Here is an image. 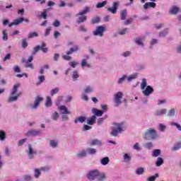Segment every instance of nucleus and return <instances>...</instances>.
Returning <instances> with one entry per match:
<instances>
[{
  "instance_id": "33",
  "label": "nucleus",
  "mask_w": 181,
  "mask_h": 181,
  "mask_svg": "<svg viewBox=\"0 0 181 181\" xmlns=\"http://www.w3.org/2000/svg\"><path fill=\"white\" fill-rule=\"evenodd\" d=\"M24 21H25V18L23 17L17 18L14 20V25H20V23H22V22H24Z\"/></svg>"
},
{
  "instance_id": "20",
  "label": "nucleus",
  "mask_w": 181,
  "mask_h": 181,
  "mask_svg": "<svg viewBox=\"0 0 181 181\" xmlns=\"http://www.w3.org/2000/svg\"><path fill=\"white\" fill-rule=\"evenodd\" d=\"M178 12H179V8H177L176 6L171 8L169 11V13L171 15H176V14H177Z\"/></svg>"
},
{
  "instance_id": "57",
  "label": "nucleus",
  "mask_w": 181,
  "mask_h": 181,
  "mask_svg": "<svg viewBox=\"0 0 181 181\" xmlns=\"http://www.w3.org/2000/svg\"><path fill=\"white\" fill-rule=\"evenodd\" d=\"M35 177H36V179H37V177H39L40 176V170H39V169H35Z\"/></svg>"
},
{
  "instance_id": "30",
  "label": "nucleus",
  "mask_w": 181,
  "mask_h": 181,
  "mask_svg": "<svg viewBox=\"0 0 181 181\" xmlns=\"http://www.w3.org/2000/svg\"><path fill=\"white\" fill-rule=\"evenodd\" d=\"M90 145V146H94V145H101V141L98 139L92 140Z\"/></svg>"
},
{
  "instance_id": "4",
  "label": "nucleus",
  "mask_w": 181,
  "mask_h": 181,
  "mask_svg": "<svg viewBox=\"0 0 181 181\" xmlns=\"http://www.w3.org/2000/svg\"><path fill=\"white\" fill-rule=\"evenodd\" d=\"M88 12H90V7L86 6L82 11L76 14V16H80L76 21L77 23H83V22H86V21H87V17L84 15L88 13Z\"/></svg>"
},
{
  "instance_id": "23",
  "label": "nucleus",
  "mask_w": 181,
  "mask_h": 181,
  "mask_svg": "<svg viewBox=\"0 0 181 181\" xmlns=\"http://www.w3.org/2000/svg\"><path fill=\"white\" fill-rule=\"evenodd\" d=\"M168 112V110L166 109H162L160 110H157L156 115H158V117H160V115H165Z\"/></svg>"
},
{
  "instance_id": "44",
  "label": "nucleus",
  "mask_w": 181,
  "mask_h": 181,
  "mask_svg": "<svg viewBox=\"0 0 181 181\" xmlns=\"http://www.w3.org/2000/svg\"><path fill=\"white\" fill-rule=\"evenodd\" d=\"M86 156H87V153L84 150H83L81 152L77 154V156L78 158H84Z\"/></svg>"
},
{
  "instance_id": "6",
  "label": "nucleus",
  "mask_w": 181,
  "mask_h": 181,
  "mask_svg": "<svg viewBox=\"0 0 181 181\" xmlns=\"http://www.w3.org/2000/svg\"><path fill=\"white\" fill-rule=\"evenodd\" d=\"M115 127H112V132H111V135L112 136H117L118 134L122 132V124H118L115 123Z\"/></svg>"
},
{
  "instance_id": "42",
  "label": "nucleus",
  "mask_w": 181,
  "mask_h": 181,
  "mask_svg": "<svg viewBox=\"0 0 181 181\" xmlns=\"http://www.w3.org/2000/svg\"><path fill=\"white\" fill-rule=\"evenodd\" d=\"M59 91H60V89L59 88H55L54 89H52L51 90L52 97H53V95H54L55 94H57V93H59Z\"/></svg>"
},
{
  "instance_id": "19",
  "label": "nucleus",
  "mask_w": 181,
  "mask_h": 181,
  "mask_svg": "<svg viewBox=\"0 0 181 181\" xmlns=\"http://www.w3.org/2000/svg\"><path fill=\"white\" fill-rule=\"evenodd\" d=\"M87 119L84 116H81L76 119H75L74 122L75 124H77V122H81V124H83V122H86V120Z\"/></svg>"
},
{
  "instance_id": "29",
  "label": "nucleus",
  "mask_w": 181,
  "mask_h": 181,
  "mask_svg": "<svg viewBox=\"0 0 181 181\" xmlns=\"http://www.w3.org/2000/svg\"><path fill=\"white\" fill-rule=\"evenodd\" d=\"M81 66H82V67H88V68L91 67V65L90 64L87 63L86 59H82Z\"/></svg>"
},
{
  "instance_id": "10",
  "label": "nucleus",
  "mask_w": 181,
  "mask_h": 181,
  "mask_svg": "<svg viewBox=\"0 0 181 181\" xmlns=\"http://www.w3.org/2000/svg\"><path fill=\"white\" fill-rule=\"evenodd\" d=\"M41 101H43V98H41L40 96H37L35 99L34 105L32 106V108L33 110H35V108H37Z\"/></svg>"
},
{
  "instance_id": "46",
  "label": "nucleus",
  "mask_w": 181,
  "mask_h": 181,
  "mask_svg": "<svg viewBox=\"0 0 181 181\" xmlns=\"http://www.w3.org/2000/svg\"><path fill=\"white\" fill-rule=\"evenodd\" d=\"M100 22L99 17H95L91 19L92 25H95V23H98Z\"/></svg>"
},
{
  "instance_id": "62",
  "label": "nucleus",
  "mask_w": 181,
  "mask_h": 181,
  "mask_svg": "<svg viewBox=\"0 0 181 181\" xmlns=\"http://www.w3.org/2000/svg\"><path fill=\"white\" fill-rule=\"evenodd\" d=\"M25 181H30L32 180V177L30 175H24Z\"/></svg>"
},
{
  "instance_id": "12",
  "label": "nucleus",
  "mask_w": 181,
  "mask_h": 181,
  "mask_svg": "<svg viewBox=\"0 0 181 181\" xmlns=\"http://www.w3.org/2000/svg\"><path fill=\"white\" fill-rule=\"evenodd\" d=\"M37 135H40L39 130H30L26 133V136H37Z\"/></svg>"
},
{
  "instance_id": "54",
  "label": "nucleus",
  "mask_w": 181,
  "mask_h": 181,
  "mask_svg": "<svg viewBox=\"0 0 181 181\" xmlns=\"http://www.w3.org/2000/svg\"><path fill=\"white\" fill-rule=\"evenodd\" d=\"M47 9H45L44 12L42 13L41 16L43 18V19H47Z\"/></svg>"
},
{
  "instance_id": "59",
  "label": "nucleus",
  "mask_w": 181,
  "mask_h": 181,
  "mask_svg": "<svg viewBox=\"0 0 181 181\" xmlns=\"http://www.w3.org/2000/svg\"><path fill=\"white\" fill-rule=\"evenodd\" d=\"M167 34H168V30H165L163 32L160 33L159 36L160 37H163Z\"/></svg>"
},
{
  "instance_id": "36",
  "label": "nucleus",
  "mask_w": 181,
  "mask_h": 181,
  "mask_svg": "<svg viewBox=\"0 0 181 181\" xmlns=\"http://www.w3.org/2000/svg\"><path fill=\"white\" fill-rule=\"evenodd\" d=\"M156 177H159V174L158 173H156L155 175L149 177L147 179V180L148 181H155V180H156Z\"/></svg>"
},
{
  "instance_id": "50",
  "label": "nucleus",
  "mask_w": 181,
  "mask_h": 181,
  "mask_svg": "<svg viewBox=\"0 0 181 181\" xmlns=\"http://www.w3.org/2000/svg\"><path fill=\"white\" fill-rule=\"evenodd\" d=\"M170 125L176 127V128H177L178 131H181V126H180V124H177L176 122H171Z\"/></svg>"
},
{
  "instance_id": "58",
  "label": "nucleus",
  "mask_w": 181,
  "mask_h": 181,
  "mask_svg": "<svg viewBox=\"0 0 181 181\" xmlns=\"http://www.w3.org/2000/svg\"><path fill=\"white\" fill-rule=\"evenodd\" d=\"M3 40H8V34L5 30H3Z\"/></svg>"
},
{
  "instance_id": "3",
  "label": "nucleus",
  "mask_w": 181,
  "mask_h": 181,
  "mask_svg": "<svg viewBox=\"0 0 181 181\" xmlns=\"http://www.w3.org/2000/svg\"><path fill=\"white\" fill-rule=\"evenodd\" d=\"M21 87V83L15 84L13 86V90L11 91L10 95L11 97L8 98V103H13V101H17L18 98L21 95V93H18V88Z\"/></svg>"
},
{
  "instance_id": "9",
  "label": "nucleus",
  "mask_w": 181,
  "mask_h": 181,
  "mask_svg": "<svg viewBox=\"0 0 181 181\" xmlns=\"http://www.w3.org/2000/svg\"><path fill=\"white\" fill-rule=\"evenodd\" d=\"M119 5V2L115 1L112 4V7L107 8L108 12L111 13L115 14L117 13V11H118V6Z\"/></svg>"
},
{
  "instance_id": "51",
  "label": "nucleus",
  "mask_w": 181,
  "mask_h": 181,
  "mask_svg": "<svg viewBox=\"0 0 181 181\" xmlns=\"http://www.w3.org/2000/svg\"><path fill=\"white\" fill-rule=\"evenodd\" d=\"M27 47H28V42H26V39H23L22 40V48L26 49Z\"/></svg>"
},
{
  "instance_id": "14",
  "label": "nucleus",
  "mask_w": 181,
  "mask_h": 181,
  "mask_svg": "<svg viewBox=\"0 0 181 181\" xmlns=\"http://www.w3.org/2000/svg\"><path fill=\"white\" fill-rule=\"evenodd\" d=\"M59 110L61 112L62 114H66V115H70V114H71V112L69 111V109H67V107L64 105L59 106Z\"/></svg>"
},
{
  "instance_id": "32",
  "label": "nucleus",
  "mask_w": 181,
  "mask_h": 181,
  "mask_svg": "<svg viewBox=\"0 0 181 181\" xmlns=\"http://www.w3.org/2000/svg\"><path fill=\"white\" fill-rule=\"evenodd\" d=\"M156 166H162V165H163V159L160 157H158L156 161Z\"/></svg>"
},
{
  "instance_id": "5",
  "label": "nucleus",
  "mask_w": 181,
  "mask_h": 181,
  "mask_svg": "<svg viewBox=\"0 0 181 181\" xmlns=\"http://www.w3.org/2000/svg\"><path fill=\"white\" fill-rule=\"evenodd\" d=\"M78 50V46L75 45L74 47L70 48L68 52H66V55H62V59H64V60H66L67 62H70V60H71L72 59L70 54H72V53H74Z\"/></svg>"
},
{
  "instance_id": "39",
  "label": "nucleus",
  "mask_w": 181,
  "mask_h": 181,
  "mask_svg": "<svg viewBox=\"0 0 181 181\" xmlns=\"http://www.w3.org/2000/svg\"><path fill=\"white\" fill-rule=\"evenodd\" d=\"M160 155V150L159 149H156L153 151V156L154 158H158V156Z\"/></svg>"
},
{
  "instance_id": "31",
  "label": "nucleus",
  "mask_w": 181,
  "mask_h": 181,
  "mask_svg": "<svg viewBox=\"0 0 181 181\" xmlns=\"http://www.w3.org/2000/svg\"><path fill=\"white\" fill-rule=\"evenodd\" d=\"M52 98H50V96L47 97L46 103H45V106L46 107H52Z\"/></svg>"
},
{
  "instance_id": "28",
  "label": "nucleus",
  "mask_w": 181,
  "mask_h": 181,
  "mask_svg": "<svg viewBox=\"0 0 181 181\" xmlns=\"http://www.w3.org/2000/svg\"><path fill=\"white\" fill-rule=\"evenodd\" d=\"M145 38H136L135 40V43L136 45H138V46H142L144 47V42H142V41L144 40Z\"/></svg>"
},
{
  "instance_id": "43",
  "label": "nucleus",
  "mask_w": 181,
  "mask_h": 181,
  "mask_svg": "<svg viewBox=\"0 0 181 181\" xmlns=\"http://www.w3.org/2000/svg\"><path fill=\"white\" fill-rule=\"evenodd\" d=\"M39 35L36 32L31 33L28 35V39H32L33 37H37Z\"/></svg>"
},
{
  "instance_id": "17",
  "label": "nucleus",
  "mask_w": 181,
  "mask_h": 181,
  "mask_svg": "<svg viewBox=\"0 0 181 181\" xmlns=\"http://www.w3.org/2000/svg\"><path fill=\"white\" fill-rule=\"evenodd\" d=\"M167 115L168 117H176L177 115V110L172 108L168 111Z\"/></svg>"
},
{
  "instance_id": "47",
  "label": "nucleus",
  "mask_w": 181,
  "mask_h": 181,
  "mask_svg": "<svg viewBox=\"0 0 181 181\" xmlns=\"http://www.w3.org/2000/svg\"><path fill=\"white\" fill-rule=\"evenodd\" d=\"M84 92L86 94H90V93H93V88H91L90 86H87Z\"/></svg>"
},
{
  "instance_id": "26",
  "label": "nucleus",
  "mask_w": 181,
  "mask_h": 181,
  "mask_svg": "<svg viewBox=\"0 0 181 181\" xmlns=\"http://www.w3.org/2000/svg\"><path fill=\"white\" fill-rule=\"evenodd\" d=\"M86 152H88L89 155H95L97 153V150L95 148H88Z\"/></svg>"
},
{
  "instance_id": "34",
  "label": "nucleus",
  "mask_w": 181,
  "mask_h": 181,
  "mask_svg": "<svg viewBox=\"0 0 181 181\" xmlns=\"http://www.w3.org/2000/svg\"><path fill=\"white\" fill-rule=\"evenodd\" d=\"M107 5V1H103V2H99L96 4V8H104Z\"/></svg>"
},
{
  "instance_id": "61",
  "label": "nucleus",
  "mask_w": 181,
  "mask_h": 181,
  "mask_svg": "<svg viewBox=\"0 0 181 181\" xmlns=\"http://www.w3.org/2000/svg\"><path fill=\"white\" fill-rule=\"evenodd\" d=\"M71 67H73V69H76V66H77L78 64L76 62H72L69 63Z\"/></svg>"
},
{
  "instance_id": "38",
  "label": "nucleus",
  "mask_w": 181,
  "mask_h": 181,
  "mask_svg": "<svg viewBox=\"0 0 181 181\" xmlns=\"http://www.w3.org/2000/svg\"><path fill=\"white\" fill-rule=\"evenodd\" d=\"M144 172H145V169L144 168H139L136 170V175H144Z\"/></svg>"
},
{
  "instance_id": "16",
  "label": "nucleus",
  "mask_w": 181,
  "mask_h": 181,
  "mask_svg": "<svg viewBox=\"0 0 181 181\" xmlns=\"http://www.w3.org/2000/svg\"><path fill=\"white\" fill-rule=\"evenodd\" d=\"M143 8L144 9H148V8H156V3L155 2H147L144 4Z\"/></svg>"
},
{
  "instance_id": "13",
  "label": "nucleus",
  "mask_w": 181,
  "mask_h": 181,
  "mask_svg": "<svg viewBox=\"0 0 181 181\" xmlns=\"http://www.w3.org/2000/svg\"><path fill=\"white\" fill-rule=\"evenodd\" d=\"M153 93V88L151 86H148L144 90H143V94L146 96L149 95Z\"/></svg>"
},
{
  "instance_id": "49",
  "label": "nucleus",
  "mask_w": 181,
  "mask_h": 181,
  "mask_svg": "<svg viewBox=\"0 0 181 181\" xmlns=\"http://www.w3.org/2000/svg\"><path fill=\"white\" fill-rule=\"evenodd\" d=\"M52 119L54 121H57V119H59V113H57V112H55L52 117Z\"/></svg>"
},
{
  "instance_id": "64",
  "label": "nucleus",
  "mask_w": 181,
  "mask_h": 181,
  "mask_svg": "<svg viewBox=\"0 0 181 181\" xmlns=\"http://www.w3.org/2000/svg\"><path fill=\"white\" fill-rule=\"evenodd\" d=\"M9 59H11V54H7L4 57L3 61H4V62H6V60H9Z\"/></svg>"
},
{
  "instance_id": "48",
  "label": "nucleus",
  "mask_w": 181,
  "mask_h": 181,
  "mask_svg": "<svg viewBox=\"0 0 181 181\" xmlns=\"http://www.w3.org/2000/svg\"><path fill=\"white\" fill-rule=\"evenodd\" d=\"M49 145L50 146H52V148H56L57 147V141L54 140H51L49 142Z\"/></svg>"
},
{
  "instance_id": "27",
  "label": "nucleus",
  "mask_w": 181,
  "mask_h": 181,
  "mask_svg": "<svg viewBox=\"0 0 181 181\" xmlns=\"http://www.w3.org/2000/svg\"><path fill=\"white\" fill-rule=\"evenodd\" d=\"M101 164L105 166V165H108L110 163V158L108 157L103 158L101 161Z\"/></svg>"
},
{
  "instance_id": "35",
  "label": "nucleus",
  "mask_w": 181,
  "mask_h": 181,
  "mask_svg": "<svg viewBox=\"0 0 181 181\" xmlns=\"http://www.w3.org/2000/svg\"><path fill=\"white\" fill-rule=\"evenodd\" d=\"M6 133L4 131H0V141H5Z\"/></svg>"
},
{
  "instance_id": "7",
  "label": "nucleus",
  "mask_w": 181,
  "mask_h": 181,
  "mask_svg": "<svg viewBox=\"0 0 181 181\" xmlns=\"http://www.w3.org/2000/svg\"><path fill=\"white\" fill-rule=\"evenodd\" d=\"M123 96H124V94L122 93V92H117L116 94H115L114 98H115V107H119L120 104L122 103L121 100H122Z\"/></svg>"
},
{
  "instance_id": "40",
  "label": "nucleus",
  "mask_w": 181,
  "mask_h": 181,
  "mask_svg": "<svg viewBox=\"0 0 181 181\" xmlns=\"http://www.w3.org/2000/svg\"><path fill=\"white\" fill-rule=\"evenodd\" d=\"M40 50V45H37V46H36L35 47H34V48H33V53H32L33 56L36 55V53H37V52H39Z\"/></svg>"
},
{
  "instance_id": "22",
  "label": "nucleus",
  "mask_w": 181,
  "mask_h": 181,
  "mask_svg": "<svg viewBox=\"0 0 181 181\" xmlns=\"http://www.w3.org/2000/svg\"><path fill=\"white\" fill-rule=\"evenodd\" d=\"M40 50H42L43 53H47L49 52V48L46 47V43H42Z\"/></svg>"
},
{
  "instance_id": "2",
  "label": "nucleus",
  "mask_w": 181,
  "mask_h": 181,
  "mask_svg": "<svg viewBox=\"0 0 181 181\" xmlns=\"http://www.w3.org/2000/svg\"><path fill=\"white\" fill-rule=\"evenodd\" d=\"M143 138L146 141H153L158 139V133L155 129L150 128L146 131Z\"/></svg>"
},
{
  "instance_id": "18",
  "label": "nucleus",
  "mask_w": 181,
  "mask_h": 181,
  "mask_svg": "<svg viewBox=\"0 0 181 181\" xmlns=\"http://www.w3.org/2000/svg\"><path fill=\"white\" fill-rule=\"evenodd\" d=\"M97 117L95 115H92L91 117L87 119L88 125H94Z\"/></svg>"
},
{
  "instance_id": "45",
  "label": "nucleus",
  "mask_w": 181,
  "mask_h": 181,
  "mask_svg": "<svg viewBox=\"0 0 181 181\" xmlns=\"http://www.w3.org/2000/svg\"><path fill=\"white\" fill-rule=\"evenodd\" d=\"M78 77V72H77V71H74L72 75V78H74V81H76Z\"/></svg>"
},
{
  "instance_id": "25",
  "label": "nucleus",
  "mask_w": 181,
  "mask_h": 181,
  "mask_svg": "<svg viewBox=\"0 0 181 181\" xmlns=\"http://www.w3.org/2000/svg\"><path fill=\"white\" fill-rule=\"evenodd\" d=\"M181 148V142H176L174 146L172 148V151H179Z\"/></svg>"
},
{
  "instance_id": "60",
  "label": "nucleus",
  "mask_w": 181,
  "mask_h": 181,
  "mask_svg": "<svg viewBox=\"0 0 181 181\" xmlns=\"http://www.w3.org/2000/svg\"><path fill=\"white\" fill-rule=\"evenodd\" d=\"M25 67L27 69H33V64L32 63H29V62H26V64H25Z\"/></svg>"
},
{
  "instance_id": "56",
  "label": "nucleus",
  "mask_w": 181,
  "mask_h": 181,
  "mask_svg": "<svg viewBox=\"0 0 181 181\" xmlns=\"http://www.w3.org/2000/svg\"><path fill=\"white\" fill-rule=\"evenodd\" d=\"M145 146H146V148H147V149H152L153 144L151 142H148L145 144Z\"/></svg>"
},
{
  "instance_id": "15",
  "label": "nucleus",
  "mask_w": 181,
  "mask_h": 181,
  "mask_svg": "<svg viewBox=\"0 0 181 181\" xmlns=\"http://www.w3.org/2000/svg\"><path fill=\"white\" fill-rule=\"evenodd\" d=\"M92 112L94 114L95 117H103V115L104 114V112L103 110H100L95 107H93L92 109Z\"/></svg>"
},
{
  "instance_id": "11",
  "label": "nucleus",
  "mask_w": 181,
  "mask_h": 181,
  "mask_svg": "<svg viewBox=\"0 0 181 181\" xmlns=\"http://www.w3.org/2000/svg\"><path fill=\"white\" fill-rule=\"evenodd\" d=\"M27 153L30 159H33V155H36L37 152L33 151V148L30 144H28V151H27Z\"/></svg>"
},
{
  "instance_id": "41",
  "label": "nucleus",
  "mask_w": 181,
  "mask_h": 181,
  "mask_svg": "<svg viewBox=\"0 0 181 181\" xmlns=\"http://www.w3.org/2000/svg\"><path fill=\"white\" fill-rule=\"evenodd\" d=\"M147 83H146V79L143 78L142 79V83H141V90H145V88L146 87Z\"/></svg>"
},
{
  "instance_id": "1",
  "label": "nucleus",
  "mask_w": 181,
  "mask_h": 181,
  "mask_svg": "<svg viewBox=\"0 0 181 181\" xmlns=\"http://www.w3.org/2000/svg\"><path fill=\"white\" fill-rule=\"evenodd\" d=\"M88 180H95L98 179L99 181H103L105 179V174L104 173H99L98 170L89 171L87 174Z\"/></svg>"
},
{
  "instance_id": "55",
  "label": "nucleus",
  "mask_w": 181,
  "mask_h": 181,
  "mask_svg": "<svg viewBox=\"0 0 181 181\" xmlns=\"http://www.w3.org/2000/svg\"><path fill=\"white\" fill-rule=\"evenodd\" d=\"M132 18H129L127 21H124V25H125L126 26L128 25H131L132 23Z\"/></svg>"
},
{
  "instance_id": "8",
  "label": "nucleus",
  "mask_w": 181,
  "mask_h": 181,
  "mask_svg": "<svg viewBox=\"0 0 181 181\" xmlns=\"http://www.w3.org/2000/svg\"><path fill=\"white\" fill-rule=\"evenodd\" d=\"M105 30V28L100 25L96 28L95 30L93 32V34L94 35V36H100V37H102V36H104Z\"/></svg>"
},
{
  "instance_id": "21",
  "label": "nucleus",
  "mask_w": 181,
  "mask_h": 181,
  "mask_svg": "<svg viewBox=\"0 0 181 181\" xmlns=\"http://www.w3.org/2000/svg\"><path fill=\"white\" fill-rule=\"evenodd\" d=\"M127 10H122L120 12V19H121V21H125V19H127Z\"/></svg>"
},
{
  "instance_id": "52",
  "label": "nucleus",
  "mask_w": 181,
  "mask_h": 181,
  "mask_svg": "<svg viewBox=\"0 0 181 181\" xmlns=\"http://www.w3.org/2000/svg\"><path fill=\"white\" fill-rule=\"evenodd\" d=\"M124 159L125 162H129V160H131V156H129V155H128L127 153H125L124 155Z\"/></svg>"
},
{
  "instance_id": "53",
  "label": "nucleus",
  "mask_w": 181,
  "mask_h": 181,
  "mask_svg": "<svg viewBox=\"0 0 181 181\" xmlns=\"http://www.w3.org/2000/svg\"><path fill=\"white\" fill-rule=\"evenodd\" d=\"M52 25L54 28H59V26H60V21H59V20H55Z\"/></svg>"
},
{
  "instance_id": "37",
  "label": "nucleus",
  "mask_w": 181,
  "mask_h": 181,
  "mask_svg": "<svg viewBox=\"0 0 181 181\" xmlns=\"http://www.w3.org/2000/svg\"><path fill=\"white\" fill-rule=\"evenodd\" d=\"M136 77H138V73L130 75L128 78H127V81H132V80H134L135 78H136Z\"/></svg>"
},
{
  "instance_id": "63",
  "label": "nucleus",
  "mask_w": 181,
  "mask_h": 181,
  "mask_svg": "<svg viewBox=\"0 0 181 181\" xmlns=\"http://www.w3.org/2000/svg\"><path fill=\"white\" fill-rule=\"evenodd\" d=\"M25 141H26V139H23L20 140L18 144V146H22V144H25Z\"/></svg>"
},
{
  "instance_id": "24",
  "label": "nucleus",
  "mask_w": 181,
  "mask_h": 181,
  "mask_svg": "<svg viewBox=\"0 0 181 181\" xmlns=\"http://www.w3.org/2000/svg\"><path fill=\"white\" fill-rule=\"evenodd\" d=\"M38 82L36 83V86H40V84H42V83L43 81H45V80H46V78L45 77L44 75H40L38 76Z\"/></svg>"
}]
</instances>
